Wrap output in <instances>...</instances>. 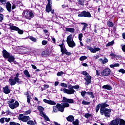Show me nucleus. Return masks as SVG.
I'll return each mask as SVG.
<instances>
[{"label":"nucleus","instance_id":"21","mask_svg":"<svg viewBox=\"0 0 125 125\" xmlns=\"http://www.w3.org/2000/svg\"><path fill=\"white\" fill-rule=\"evenodd\" d=\"M102 88H104V89H107V90H112V89H113L112 86L108 84L104 85V86H102Z\"/></svg>","mask_w":125,"mask_h":125},{"label":"nucleus","instance_id":"33","mask_svg":"<svg viewBox=\"0 0 125 125\" xmlns=\"http://www.w3.org/2000/svg\"><path fill=\"white\" fill-rule=\"evenodd\" d=\"M51 6H48V5H46V12L49 13L50 11H51Z\"/></svg>","mask_w":125,"mask_h":125},{"label":"nucleus","instance_id":"27","mask_svg":"<svg viewBox=\"0 0 125 125\" xmlns=\"http://www.w3.org/2000/svg\"><path fill=\"white\" fill-rule=\"evenodd\" d=\"M61 91H63L64 93H67V94H70V93L69 89L62 88L61 89Z\"/></svg>","mask_w":125,"mask_h":125},{"label":"nucleus","instance_id":"31","mask_svg":"<svg viewBox=\"0 0 125 125\" xmlns=\"http://www.w3.org/2000/svg\"><path fill=\"white\" fill-rule=\"evenodd\" d=\"M58 111L59 110H58V107L57 106V104L56 105V106H53V111H52L53 113H57Z\"/></svg>","mask_w":125,"mask_h":125},{"label":"nucleus","instance_id":"41","mask_svg":"<svg viewBox=\"0 0 125 125\" xmlns=\"http://www.w3.org/2000/svg\"><path fill=\"white\" fill-rule=\"evenodd\" d=\"M9 124L10 125H21L19 123H16L15 122H10Z\"/></svg>","mask_w":125,"mask_h":125},{"label":"nucleus","instance_id":"3","mask_svg":"<svg viewBox=\"0 0 125 125\" xmlns=\"http://www.w3.org/2000/svg\"><path fill=\"white\" fill-rule=\"evenodd\" d=\"M9 82L11 85H15V84H16V83L20 84L22 83V81H21L19 79V73H17L16 74V77L14 78V79H10L9 80Z\"/></svg>","mask_w":125,"mask_h":125},{"label":"nucleus","instance_id":"57","mask_svg":"<svg viewBox=\"0 0 125 125\" xmlns=\"http://www.w3.org/2000/svg\"><path fill=\"white\" fill-rule=\"evenodd\" d=\"M47 43V41H43L42 42V44L43 45H45V44H46Z\"/></svg>","mask_w":125,"mask_h":125},{"label":"nucleus","instance_id":"29","mask_svg":"<svg viewBox=\"0 0 125 125\" xmlns=\"http://www.w3.org/2000/svg\"><path fill=\"white\" fill-rule=\"evenodd\" d=\"M23 73L25 74L26 77H27V78H30L31 77V75H30V73H29V71H28L27 70H25L23 71Z\"/></svg>","mask_w":125,"mask_h":125},{"label":"nucleus","instance_id":"20","mask_svg":"<svg viewBox=\"0 0 125 125\" xmlns=\"http://www.w3.org/2000/svg\"><path fill=\"white\" fill-rule=\"evenodd\" d=\"M109 125H119L118 118L111 121L109 123Z\"/></svg>","mask_w":125,"mask_h":125},{"label":"nucleus","instance_id":"49","mask_svg":"<svg viewBox=\"0 0 125 125\" xmlns=\"http://www.w3.org/2000/svg\"><path fill=\"white\" fill-rule=\"evenodd\" d=\"M68 103H70V104H72L74 103V100L73 99H68L67 101Z\"/></svg>","mask_w":125,"mask_h":125},{"label":"nucleus","instance_id":"23","mask_svg":"<svg viewBox=\"0 0 125 125\" xmlns=\"http://www.w3.org/2000/svg\"><path fill=\"white\" fill-rule=\"evenodd\" d=\"M118 125H125V121L124 119L118 118Z\"/></svg>","mask_w":125,"mask_h":125},{"label":"nucleus","instance_id":"8","mask_svg":"<svg viewBox=\"0 0 125 125\" xmlns=\"http://www.w3.org/2000/svg\"><path fill=\"white\" fill-rule=\"evenodd\" d=\"M70 106V104H69L67 103H64L63 104H57V107H58V110L60 112H61L62 113H63L64 112V109L66 107H69Z\"/></svg>","mask_w":125,"mask_h":125},{"label":"nucleus","instance_id":"6","mask_svg":"<svg viewBox=\"0 0 125 125\" xmlns=\"http://www.w3.org/2000/svg\"><path fill=\"white\" fill-rule=\"evenodd\" d=\"M38 109L40 111V116L44 118V119H45V121L47 122H49V118L48 117H47V116H46V115H45V113L43 112V110H44V108L42 106H38Z\"/></svg>","mask_w":125,"mask_h":125},{"label":"nucleus","instance_id":"2","mask_svg":"<svg viewBox=\"0 0 125 125\" xmlns=\"http://www.w3.org/2000/svg\"><path fill=\"white\" fill-rule=\"evenodd\" d=\"M7 103L9 107H10L12 110H14V109H16V108L19 107V102L17 101H15L14 99H11L8 101Z\"/></svg>","mask_w":125,"mask_h":125},{"label":"nucleus","instance_id":"39","mask_svg":"<svg viewBox=\"0 0 125 125\" xmlns=\"http://www.w3.org/2000/svg\"><path fill=\"white\" fill-rule=\"evenodd\" d=\"M101 104H98L96 107V112L97 113L99 111V109H100V107H101V105H100Z\"/></svg>","mask_w":125,"mask_h":125},{"label":"nucleus","instance_id":"17","mask_svg":"<svg viewBox=\"0 0 125 125\" xmlns=\"http://www.w3.org/2000/svg\"><path fill=\"white\" fill-rule=\"evenodd\" d=\"M59 46L61 47V51L62 53V54H64L67 51V49L65 48L64 44H60Z\"/></svg>","mask_w":125,"mask_h":125},{"label":"nucleus","instance_id":"12","mask_svg":"<svg viewBox=\"0 0 125 125\" xmlns=\"http://www.w3.org/2000/svg\"><path fill=\"white\" fill-rule=\"evenodd\" d=\"M68 88L69 89L70 94H74V93H75V90H74V89H79V88H80V86L79 85L70 86L68 87Z\"/></svg>","mask_w":125,"mask_h":125},{"label":"nucleus","instance_id":"47","mask_svg":"<svg viewBox=\"0 0 125 125\" xmlns=\"http://www.w3.org/2000/svg\"><path fill=\"white\" fill-rule=\"evenodd\" d=\"M73 125H79V120L76 119L75 121L73 122Z\"/></svg>","mask_w":125,"mask_h":125},{"label":"nucleus","instance_id":"19","mask_svg":"<svg viewBox=\"0 0 125 125\" xmlns=\"http://www.w3.org/2000/svg\"><path fill=\"white\" fill-rule=\"evenodd\" d=\"M3 92L4 93H5V94H8L9 93H10V90H9L8 85H6L5 87H3Z\"/></svg>","mask_w":125,"mask_h":125},{"label":"nucleus","instance_id":"1","mask_svg":"<svg viewBox=\"0 0 125 125\" xmlns=\"http://www.w3.org/2000/svg\"><path fill=\"white\" fill-rule=\"evenodd\" d=\"M100 106L101 115H102V116L104 115L105 117H107V118L110 117V114H111V109H108L106 108L109 106V105L104 103L101 104Z\"/></svg>","mask_w":125,"mask_h":125},{"label":"nucleus","instance_id":"44","mask_svg":"<svg viewBox=\"0 0 125 125\" xmlns=\"http://www.w3.org/2000/svg\"><path fill=\"white\" fill-rule=\"evenodd\" d=\"M84 117L86 119H88V118H90V117H91V114L86 113L84 115Z\"/></svg>","mask_w":125,"mask_h":125},{"label":"nucleus","instance_id":"38","mask_svg":"<svg viewBox=\"0 0 125 125\" xmlns=\"http://www.w3.org/2000/svg\"><path fill=\"white\" fill-rule=\"evenodd\" d=\"M82 104L83 105H89V104H90V102H86L84 100H83L82 101Z\"/></svg>","mask_w":125,"mask_h":125},{"label":"nucleus","instance_id":"58","mask_svg":"<svg viewBox=\"0 0 125 125\" xmlns=\"http://www.w3.org/2000/svg\"><path fill=\"white\" fill-rule=\"evenodd\" d=\"M90 42H91V40H90V39H86V42H87V43H90Z\"/></svg>","mask_w":125,"mask_h":125},{"label":"nucleus","instance_id":"5","mask_svg":"<svg viewBox=\"0 0 125 125\" xmlns=\"http://www.w3.org/2000/svg\"><path fill=\"white\" fill-rule=\"evenodd\" d=\"M22 16L26 19H28V20H31V19H32V18H33V17H34L35 16V15L33 13V12L28 10H25L23 11L22 13Z\"/></svg>","mask_w":125,"mask_h":125},{"label":"nucleus","instance_id":"28","mask_svg":"<svg viewBox=\"0 0 125 125\" xmlns=\"http://www.w3.org/2000/svg\"><path fill=\"white\" fill-rule=\"evenodd\" d=\"M67 121L68 122H73L74 119V116L72 115H69L68 117L66 118Z\"/></svg>","mask_w":125,"mask_h":125},{"label":"nucleus","instance_id":"62","mask_svg":"<svg viewBox=\"0 0 125 125\" xmlns=\"http://www.w3.org/2000/svg\"><path fill=\"white\" fill-rule=\"evenodd\" d=\"M79 4H80L81 5H83V1L79 0L78 1Z\"/></svg>","mask_w":125,"mask_h":125},{"label":"nucleus","instance_id":"26","mask_svg":"<svg viewBox=\"0 0 125 125\" xmlns=\"http://www.w3.org/2000/svg\"><path fill=\"white\" fill-rule=\"evenodd\" d=\"M81 25H83L82 30V32L83 31H85L86 28L87 27V26H88V24H87V23H84V22H82Z\"/></svg>","mask_w":125,"mask_h":125},{"label":"nucleus","instance_id":"15","mask_svg":"<svg viewBox=\"0 0 125 125\" xmlns=\"http://www.w3.org/2000/svg\"><path fill=\"white\" fill-rule=\"evenodd\" d=\"M43 101L45 103H46L47 104H49L50 105H56V103L53 101L51 100H48L47 99H44Z\"/></svg>","mask_w":125,"mask_h":125},{"label":"nucleus","instance_id":"45","mask_svg":"<svg viewBox=\"0 0 125 125\" xmlns=\"http://www.w3.org/2000/svg\"><path fill=\"white\" fill-rule=\"evenodd\" d=\"M30 40L32 41V42H37V39L31 36L29 37Z\"/></svg>","mask_w":125,"mask_h":125},{"label":"nucleus","instance_id":"14","mask_svg":"<svg viewBox=\"0 0 125 125\" xmlns=\"http://www.w3.org/2000/svg\"><path fill=\"white\" fill-rule=\"evenodd\" d=\"M84 80L85 81V84L86 85H88L89 83H91V76H87V77L85 78Z\"/></svg>","mask_w":125,"mask_h":125},{"label":"nucleus","instance_id":"36","mask_svg":"<svg viewBox=\"0 0 125 125\" xmlns=\"http://www.w3.org/2000/svg\"><path fill=\"white\" fill-rule=\"evenodd\" d=\"M79 59H80V61H83V60H85L87 59V57L85 56H81Z\"/></svg>","mask_w":125,"mask_h":125},{"label":"nucleus","instance_id":"64","mask_svg":"<svg viewBox=\"0 0 125 125\" xmlns=\"http://www.w3.org/2000/svg\"><path fill=\"white\" fill-rule=\"evenodd\" d=\"M31 66H32L33 69H34V70H36V69H37V66H36L35 65L31 64Z\"/></svg>","mask_w":125,"mask_h":125},{"label":"nucleus","instance_id":"42","mask_svg":"<svg viewBox=\"0 0 125 125\" xmlns=\"http://www.w3.org/2000/svg\"><path fill=\"white\" fill-rule=\"evenodd\" d=\"M83 35L82 34V33H80L79 34V36H78V38H79V40L80 41H82L83 40Z\"/></svg>","mask_w":125,"mask_h":125},{"label":"nucleus","instance_id":"16","mask_svg":"<svg viewBox=\"0 0 125 125\" xmlns=\"http://www.w3.org/2000/svg\"><path fill=\"white\" fill-rule=\"evenodd\" d=\"M2 55L4 58H8L10 56L9 53L7 52L5 49L2 51Z\"/></svg>","mask_w":125,"mask_h":125},{"label":"nucleus","instance_id":"24","mask_svg":"<svg viewBox=\"0 0 125 125\" xmlns=\"http://www.w3.org/2000/svg\"><path fill=\"white\" fill-rule=\"evenodd\" d=\"M8 61L11 63V62H14V60H15V58L13 57V56H10L8 58Z\"/></svg>","mask_w":125,"mask_h":125},{"label":"nucleus","instance_id":"22","mask_svg":"<svg viewBox=\"0 0 125 125\" xmlns=\"http://www.w3.org/2000/svg\"><path fill=\"white\" fill-rule=\"evenodd\" d=\"M99 61L101 62L102 64H106V63L108 62L109 60H108L106 57L104 58V60L102 59H99Z\"/></svg>","mask_w":125,"mask_h":125},{"label":"nucleus","instance_id":"13","mask_svg":"<svg viewBox=\"0 0 125 125\" xmlns=\"http://www.w3.org/2000/svg\"><path fill=\"white\" fill-rule=\"evenodd\" d=\"M87 49L90 50V51H91V52L93 53H95L96 52L100 51V50H101V49H100V48H97L95 47H94V48H93L90 46H87Z\"/></svg>","mask_w":125,"mask_h":125},{"label":"nucleus","instance_id":"35","mask_svg":"<svg viewBox=\"0 0 125 125\" xmlns=\"http://www.w3.org/2000/svg\"><path fill=\"white\" fill-rule=\"evenodd\" d=\"M27 125H36V123H34L32 120H29L27 122Z\"/></svg>","mask_w":125,"mask_h":125},{"label":"nucleus","instance_id":"48","mask_svg":"<svg viewBox=\"0 0 125 125\" xmlns=\"http://www.w3.org/2000/svg\"><path fill=\"white\" fill-rule=\"evenodd\" d=\"M5 121V118H2L0 119V123L1 124H4Z\"/></svg>","mask_w":125,"mask_h":125},{"label":"nucleus","instance_id":"30","mask_svg":"<svg viewBox=\"0 0 125 125\" xmlns=\"http://www.w3.org/2000/svg\"><path fill=\"white\" fill-rule=\"evenodd\" d=\"M87 95H89L90 96V98H92L93 99L94 98V95L93 94V92H87Z\"/></svg>","mask_w":125,"mask_h":125},{"label":"nucleus","instance_id":"9","mask_svg":"<svg viewBox=\"0 0 125 125\" xmlns=\"http://www.w3.org/2000/svg\"><path fill=\"white\" fill-rule=\"evenodd\" d=\"M9 26H10V30H12L14 31H18V34H20V35H22V34L24 33V31L19 29V28L17 27V26L12 25V23H10L9 24Z\"/></svg>","mask_w":125,"mask_h":125},{"label":"nucleus","instance_id":"61","mask_svg":"<svg viewBox=\"0 0 125 125\" xmlns=\"http://www.w3.org/2000/svg\"><path fill=\"white\" fill-rule=\"evenodd\" d=\"M93 58L95 60L97 59L98 58H99V55H96L93 57Z\"/></svg>","mask_w":125,"mask_h":125},{"label":"nucleus","instance_id":"10","mask_svg":"<svg viewBox=\"0 0 125 125\" xmlns=\"http://www.w3.org/2000/svg\"><path fill=\"white\" fill-rule=\"evenodd\" d=\"M78 17H88V18H90L91 17V14H90L89 12L83 11L78 15Z\"/></svg>","mask_w":125,"mask_h":125},{"label":"nucleus","instance_id":"46","mask_svg":"<svg viewBox=\"0 0 125 125\" xmlns=\"http://www.w3.org/2000/svg\"><path fill=\"white\" fill-rule=\"evenodd\" d=\"M82 74L83 75H84V76H86V78L90 76L87 72H86V71H83Z\"/></svg>","mask_w":125,"mask_h":125},{"label":"nucleus","instance_id":"34","mask_svg":"<svg viewBox=\"0 0 125 125\" xmlns=\"http://www.w3.org/2000/svg\"><path fill=\"white\" fill-rule=\"evenodd\" d=\"M26 95H27V103H30L31 96L28 94V93H26Z\"/></svg>","mask_w":125,"mask_h":125},{"label":"nucleus","instance_id":"43","mask_svg":"<svg viewBox=\"0 0 125 125\" xmlns=\"http://www.w3.org/2000/svg\"><path fill=\"white\" fill-rule=\"evenodd\" d=\"M81 94L83 97H84V96H85V94H87V92L82 91L81 92Z\"/></svg>","mask_w":125,"mask_h":125},{"label":"nucleus","instance_id":"56","mask_svg":"<svg viewBox=\"0 0 125 125\" xmlns=\"http://www.w3.org/2000/svg\"><path fill=\"white\" fill-rule=\"evenodd\" d=\"M51 4H52V2H51V0H48V4H47V5L51 6Z\"/></svg>","mask_w":125,"mask_h":125},{"label":"nucleus","instance_id":"53","mask_svg":"<svg viewBox=\"0 0 125 125\" xmlns=\"http://www.w3.org/2000/svg\"><path fill=\"white\" fill-rule=\"evenodd\" d=\"M63 74H64V72H63V71H61L57 73V76H58L59 77H60V76H62V75H63Z\"/></svg>","mask_w":125,"mask_h":125},{"label":"nucleus","instance_id":"51","mask_svg":"<svg viewBox=\"0 0 125 125\" xmlns=\"http://www.w3.org/2000/svg\"><path fill=\"white\" fill-rule=\"evenodd\" d=\"M119 73H122V74H125V70L124 69H120L119 70Z\"/></svg>","mask_w":125,"mask_h":125},{"label":"nucleus","instance_id":"4","mask_svg":"<svg viewBox=\"0 0 125 125\" xmlns=\"http://www.w3.org/2000/svg\"><path fill=\"white\" fill-rule=\"evenodd\" d=\"M66 42L69 47L73 48V47H75V46H76V43H75V42L74 41V38L73 37V35L71 34L67 37Z\"/></svg>","mask_w":125,"mask_h":125},{"label":"nucleus","instance_id":"32","mask_svg":"<svg viewBox=\"0 0 125 125\" xmlns=\"http://www.w3.org/2000/svg\"><path fill=\"white\" fill-rule=\"evenodd\" d=\"M107 25L108 27H110L111 28H113V27H114V23L112 21H108L107 22Z\"/></svg>","mask_w":125,"mask_h":125},{"label":"nucleus","instance_id":"59","mask_svg":"<svg viewBox=\"0 0 125 125\" xmlns=\"http://www.w3.org/2000/svg\"><path fill=\"white\" fill-rule=\"evenodd\" d=\"M5 120L6 123H8L10 121V118H5Z\"/></svg>","mask_w":125,"mask_h":125},{"label":"nucleus","instance_id":"7","mask_svg":"<svg viewBox=\"0 0 125 125\" xmlns=\"http://www.w3.org/2000/svg\"><path fill=\"white\" fill-rule=\"evenodd\" d=\"M18 118L20 121H21V122H23V123H27V122H29V121L31 120L30 116H24V114H19Z\"/></svg>","mask_w":125,"mask_h":125},{"label":"nucleus","instance_id":"11","mask_svg":"<svg viewBox=\"0 0 125 125\" xmlns=\"http://www.w3.org/2000/svg\"><path fill=\"white\" fill-rule=\"evenodd\" d=\"M101 74L103 77H108L111 75V70L108 68H105L101 72Z\"/></svg>","mask_w":125,"mask_h":125},{"label":"nucleus","instance_id":"25","mask_svg":"<svg viewBox=\"0 0 125 125\" xmlns=\"http://www.w3.org/2000/svg\"><path fill=\"white\" fill-rule=\"evenodd\" d=\"M65 31L66 32H70V33H75V28L66 27Z\"/></svg>","mask_w":125,"mask_h":125},{"label":"nucleus","instance_id":"18","mask_svg":"<svg viewBox=\"0 0 125 125\" xmlns=\"http://www.w3.org/2000/svg\"><path fill=\"white\" fill-rule=\"evenodd\" d=\"M6 8L7 10L9 12H11V4L9 2H7L6 3Z\"/></svg>","mask_w":125,"mask_h":125},{"label":"nucleus","instance_id":"63","mask_svg":"<svg viewBox=\"0 0 125 125\" xmlns=\"http://www.w3.org/2000/svg\"><path fill=\"white\" fill-rule=\"evenodd\" d=\"M122 50H123V51H124V52H125V45H122Z\"/></svg>","mask_w":125,"mask_h":125},{"label":"nucleus","instance_id":"50","mask_svg":"<svg viewBox=\"0 0 125 125\" xmlns=\"http://www.w3.org/2000/svg\"><path fill=\"white\" fill-rule=\"evenodd\" d=\"M68 99H67L65 97H63L62 100V102H64V103H68Z\"/></svg>","mask_w":125,"mask_h":125},{"label":"nucleus","instance_id":"37","mask_svg":"<svg viewBox=\"0 0 125 125\" xmlns=\"http://www.w3.org/2000/svg\"><path fill=\"white\" fill-rule=\"evenodd\" d=\"M114 42H115V41H111V42H108V43L106 44V46H110V45H113V44H114Z\"/></svg>","mask_w":125,"mask_h":125},{"label":"nucleus","instance_id":"60","mask_svg":"<svg viewBox=\"0 0 125 125\" xmlns=\"http://www.w3.org/2000/svg\"><path fill=\"white\" fill-rule=\"evenodd\" d=\"M65 54H66V55H71L72 54L71 53V52H67L66 51V52L64 53Z\"/></svg>","mask_w":125,"mask_h":125},{"label":"nucleus","instance_id":"55","mask_svg":"<svg viewBox=\"0 0 125 125\" xmlns=\"http://www.w3.org/2000/svg\"><path fill=\"white\" fill-rule=\"evenodd\" d=\"M0 2L2 3V4H5L6 2V0H0Z\"/></svg>","mask_w":125,"mask_h":125},{"label":"nucleus","instance_id":"54","mask_svg":"<svg viewBox=\"0 0 125 125\" xmlns=\"http://www.w3.org/2000/svg\"><path fill=\"white\" fill-rule=\"evenodd\" d=\"M3 20V15L0 14V22Z\"/></svg>","mask_w":125,"mask_h":125},{"label":"nucleus","instance_id":"40","mask_svg":"<svg viewBox=\"0 0 125 125\" xmlns=\"http://www.w3.org/2000/svg\"><path fill=\"white\" fill-rule=\"evenodd\" d=\"M32 113V110L29 109L24 112V115H30V113Z\"/></svg>","mask_w":125,"mask_h":125},{"label":"nucleus","instance_id":"52","mask_svg":"<svg viewBox=\"0 0 125 125\" xmlns=\"http://www.w3.org/2000/svg\"><path fill=\"white\" fill-rule=\"evenodd\" d=\"M61 86H63V87H68V85L65 83H61Z\"/></svg>","mask_w":125,"mask_h":125}]
</instances>
